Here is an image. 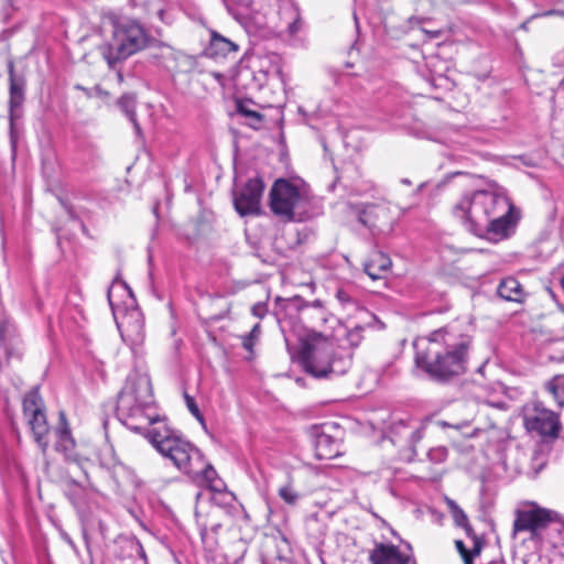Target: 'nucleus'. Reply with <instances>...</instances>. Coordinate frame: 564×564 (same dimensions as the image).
<instances>
[{
    "instance_id": "603ef678",
    "label": "nucleus",
    "mask_w": 564,
    "mask_h": 564,
    "mask_svg": "<svg viewBox=\"0 0 564 564\" xmlns=\"http://www.w3.org/2000/svg\"><path fill=\"white\" fill-rule=\"evenodd\" d=\"M314 305H315V306H319L321 304H319V302H318V301H316V302L314 303Z\"/></svg>"
},
{
    "instance_id": "c756f323",
    "label": "nucleus",
    "mask_w": 564,
    "mask_h": 564,
    "mask_svg": "<svg viewBox=\"0 0 564 564\" xmlns=\"http://www.w3.org/2000/svg\"><path fill=\"white\" fill-rule=\"evenodd\" d=\"M550 393L560 409L564 406V375H556L545 383Z\"/></svg>"
},
{
    "instance_id": "473e14b6",
    "label": "nucleus",
    "mask_w": 564,
    "mask_h": 564,
    "mask_svg": "<svg viewBox=\"0 0 564 564\" xmlns=\"http://www.w3.org/2000/svg\"><path fill=\"white\" fill-rule=\"evenodd\" d=\"M362 326H355L354 328L349 329L347 333V340L350 343L351 346H358L362 339Z\"/></svg>"
},
{
    "instance_id": "6e6552de",
    "label": "nucleus",
    "mask_w": 564,
    "mask_h": 564,
    "mask_svg": "<svg viewBox=\"0 0 564 564\" xmlns=\"http://www.w3.org/2000/svg\"><path fill=\"white\" fill-rule=\"evenodd\" d=\"M23 412L28 417L34 441L45 454L48 448L50 426L44 413L43 400L37 389L30 391L23 399Z\"/></svg>"
},
{
    "instance_id": "ddd939ff",
    "label": "nucleus",
    "mask_w": 564,
    "mask_h": 564,
    "mask_svg": "<svg viewBox=\"0 0 564 564\" xmlns=\"http://www.w3.org/2000/svg\"><path fill=\"white\" fill-rule=\"evenodd\" d=\"M425 427V424L417 421L400 419L392 422L389 432L394 444L408 445L414 449L422 440Z\"/></svg>"
},
{
    "instance_id": "423d86ee",
    "label": "nucleus",
    "mask_w": 564,
    "mask_h": 564,
    "mask_svg": "<svg viewBox=\"0 0 564 564\" xmlns=\"http://www.w3.org/2000/svg\"><path fill=\"white\" fill-rule=\"evenodd\" d=\"M307 196L292 182L279 178L270 191V207L273 214L286 220H303Z\"/></svg>"
},
{
    "instance_id": "a18cd8bd",
    "label": "nucleus",
    "mask_w": 564,
    "mask_h": 564,
    "mask_svg": "<svg viewBox=\"0 0 564 564\" xmlns=\"http://www.w3.org/2000/svg\"><path fill=\"white\" fill-rule=\"evenodd\" d=\"M245 113L249 117H258V113L254 111H245Z\"/></svg>"
},
{
    "instance_id": "3c124183",
    "label": "nucleus",
    "mask_w": 564,
    "mask_h": 564,
    "mask_svg": "<svg viewBox=\"0 0 564 564\" xmlns=\"http://www.w3.org/2000/svg\"><path fill=\"white\" fill-rule=\"evenodd\" d=\"M561 285H562V288L564 290V276L561 279Z\"/></svg>"
},
{
    "instance_id": "72a5a7b5",
    "label": "nucleus",
    "mask_w": 564,
    "mask_h": 564,
    "mask_svg": "<svg viewBox=\"0 0 564 564\" xmlns=\"http://www.w3.org/2000/svg\"><path fill=\"white\" fill-rule=\"evenodd\" d=\"M185 398V402H186V405H187V409L189 410V412L200 422L203 423L204 422V417L194 400L193 397L188 395L187 393H185L184 395Z\"/></svg>"
},
{
    "instance_id": "ea45409f",
    "label": "nucleus",
    "mask_w": 564,
    "mask_h": 564,
    "mask_svg": "<svg viewBox=\"0 0 564 564\" xmlns=\"http://www.w3.org/2000/svg\"><path fill=\"white\" fill-rule=\"evenodd\" d=\"M73 488H74V492L69 494V498H70L72 503L74 506H78V503H79L78 492L82 491L83 488L78 484H76V482H73Z\"/></svg>"
},
{
    "instance_id": "393cba45",
    "label": "nucleus",
    "mask_w": 564,
    "mask_h": 564,
    "mask_svg": "<svg viewBox=\"0 0 564 564\" xmlns=\"http://www.w3.org/2000/svg\"><path fill=\"white\" fill-rule=\"evenodd\" d=\"M497 293L506 301L520 303L524 299V290L520 282L514 278L503 279L498 285Z\"/></svg>"
},
{
    "instance_id": "de8ad7c7",
    "label": "nucleus",
    "mask_w": 564,
    "mask_h": 564,
    "mask_svg": "<svg viewBox=\"0 0 564 564\" xmlns=\"http://www.w3.org/2000/svg\"><path fill=\"white\" fill-rule=\"evenodd\" d=\"M401 182L405 185H411V181L408 178H403Z\"/></svg>"
},
{
    "instance_id": "9b49d317",
    "label": "nucleus",
    "mask_w": 564,
    "mask_h": 564,
    "mask_svg": "<svg viewBox=\"0 0 564 564\" xmlns=\"http://www.w3.org/2000/svg\"><path fill=\"white\" fill-rule=\"evenodd\" d=\"M556 518V512L536 506L527 510H520L517 512L513 522V533L529 531L531 536L534 538L540 530L546 528L549 523L555 521Z\"/></svg>"
},
{
    "instance_id": "b1692460",
    "label": "nucleus",
    "mask_w": 564,
    "mask_h": 564,
    "mask_svg": "<svg viewBox=\"0 0 564 564\" xmlns=\"http://www.w3.org/2000/svg\"><path fill=\"white\" fill-rule=\"evenodd\" d=\"M270 79L258 70L252 64L250 67L243 68L238 74V82L250 91H258L262 89Z\"/></svg>"
},
{
    "instance_id": "2f4dec72",
    "label": "nucleus",
    "mask_w": 564,
    "mask_h": 564,
    "mask_svg": "<svg viewBox=\"0 0 564 564\" xmlns=\"http://www.w3.org/2000/svg\"><path fill=\"white\" fill-rule=\"evenodd\" d=\"M279 497L288 505L294 506L300 499L299 492L290 485L280 487Z\"/></svg>"
},
{
    "instance_id": "f704fd0d",
    "label": "nucleus",
    "mask_w": 564,
    "mask_h": 564,
    "mask_svg": "<svg viewBox=\"0 0 564 564\" xmlns=\"http://www.w3.org/2000/svg\"><path fill=\"white\" fill-rule=\"evenodd\" d=\"M456 549L460 554L464 564H473V555L460 540L455 541Z\"/></svg>"
},
{
    "instance_id": "49530a36",
    "label": "nucleus",
    "mask_w": 564,
    "mask_h": 564,
    "mask_svg": "<svg viewBox=\"0 0 564 564\" xmlns=\"http://www.w3.org/2000/svg\"><path fill=\"white\" fill-rule=\"evenodd\" d=\"M200 536L203 540H205L206 536V528L200 529Z\"/></svg>"
},
{
    "instance_id": "09e8293b",
    "label": "nucleus",
    "mask_w": 564,
    "mask_h": 564,
    "mask_svg": "<svg viewBox=\"0 0 564 564\" xmlns=\"http://www.w3.org/2000/svg\"><path fill=\"white\" fill-rule=\"evenodd\" d=\"M488 564H503L502 562H499V561H491L489 562Z\"/></svg>"
},
{
    "instance_id": "9d476101",
    "label": "nucleus",
    "mask_w": 564,
    "mask_h": 564,
    "mask_svg": "<svg viewBox=\"0 0 564 564\" xmlns=\"http://www.w3.org/2000/svg\"><path fill=\"white\" fill-rule=\"evenodd\" d=\"M264 184L254 177L234 191V206L240 216L259 215Z\"/></svg>"
},
{
    "instance_id": "a878e982",
    "label": "nucleus",
    "mask_w": 564,
    "mask_h": 564,
    "mask_svg": "<svg viewBox=\"0 0 564 564\" xmlns=\"http://www.w3.org/2000/svg\"><path fill=\"white\" fill-rule=\"evenodd\" d=\"M388 208L384 205H367L359 216V220L367 227L384 225Z\"/></svg>"
},
{
    "instance_id": "864d4df0",
    "label": "nucleus",
    "mask_w": 564,
    "mask_h": 564,
    "mask_svg": "<svg viewBox=\"0 0 564 564\" xmlns=\"http://www.w3.org/2000/svg\"><path fill=\"white\" fill-rule=\"evenodd\" d=\"M561 86H563V87H564V79L561 82Z\"/></svg>"
},
{
    "instance_id": "37998d69",
    "label": "nucleus",
    "mask_w": 564,
    "mask_h": 564,
    "mask_svg": "<svg viewBox=\"0 0 564 564\" xmlns=\"http://www.w3.org/2000/svg\"><path fill=\"white\" fill-rule=\"evenodd\" d=\"M108 301H109V304L113 311V315H116V311H115V304L112 302V289H109L108 290ZM117 318V316H115Z\"/></svg>"
},
{
    "instance_id": "cd10ccee",
    "label": "nucleus",
    "mask_w": 564,
    "mask_h": 564,
    "mask_svg": "<svg viewBox=\"0 0 564 564\" xmlns=\"http://www.w3.org/2000/svg\"><path fill=\"white\" fill-rule=\"evenodd\" d=\"M135 96L133 94H124L118 99V106L121 111L129 118L132 122L133 128L137 134L141 133V127L135 118Z\"/></svg>"
},
{
    "instance_id": "f3484780",
    "label": "nucleus",
    "mask_w": 564,
    "mask_h": 564,
    "mask_svg": "<svg viewBox=\"0 0 564 564\" xmlns=\"http://www.w3.org/2000/svg\"><path fill=\"white\" fill-rule=\"evenodd\" d=\"M323 426L321 430L316 429L315 433V456L318 459L329 460L336 458L341 453V443L337 437L328 434Z\"/></svg>"
},
{
    "instance_id": "c9c22d12",
    "label": "nucleus",
    "mask_w": 564,
    "mask_h": 564,
    "mask_svg": "<svg viewBox=\"0 0 564 564\" xmlns=\"http://www.w3.org/2000/svg\"><path fill=\"white\" fill-rule=\"evenodd\" d=\"M251 313L258 318H263L268 313V305L263 302H258L251 307Z\"/></svg>"
},
{
    "instance_id": "0eeeda50",
    "label": "nucleus",
    "mask_w": 564,
    "mask_h": 564,
    "mask_svg": "<svg viewBox=\"0 0 564 564\" xmlns=\"http://www.w3.org/2000/svg\"><path fill=\"white\" fill-rule=\"evenodd\" d=\"M336 349L332 339L319 333L308 334L300 351V361L306 372L316 378L327 377L328 361Z\"/></svg>"
},
{
    "instance_id": "4468645a",
    "label": "nucleus",
    "mask_w": 564,
    "mask_h": 564,
    "mask_svg": "<svg viewBox=\"0 0 564 564\" xmlns=\"http://www.w3.org/2000/svg\"><path fill=\"white\" fill-rule=\"evenodd\" d=\"M10 79V141L12 149H15L17 138L14 133V120L19 117L17 110L24 101V79L17 77L14 74V65L12 62L8 64Z\"/></svg>"
},
{
    "instance_id": "5701e85b",
    "label": "nucleus",
    "mask_w": 564,
    "mask_h": 564,
    "mask_svg": "<svg viewBox=\"0 0 564 564\" xmlns=\"http://www.w3.org/2000/svg\"><path fill=\"white\" fill-rule=\"evenodd\" d=\"M192 479L200 481L208 486L210 490H218L224 487V482L218 478L216 469L205 462L202 455V467L197 468L195 473H186Z\"/></svg>"
},
{
    "instance_id": "f03ea898",
    "label": "nucleus",
    "mask_w": 564,
    "mask_h": 564,
    "mask_svg": "<svg viewBox=\"0 0 564 564\" xmlns=\"http://www.w3.org/2000/svg\"><path fill=\"white\" fill-rule=\"evenodd\" d=\"M470 336L454 326L433 332L426 351L417 352L416 362L433 379L446 381L466 371Z\"/></svg>"
},
{
    "instance_id": "e433bc0d",
    "label": "nucleus",
    "mask_w": 564,
    "mask_h": 564,
    "mask_svg": "<svg viewBox=\"0 0 564 564\" xmlns=\"http://www.w3.org/2000/svg\"><path fill=\"white\" fill-rule=\"evenodd\" d=\"M429 455H430L431 459H433V460H435V459L443 460L447 455V451L444 447H438V448L431 449Z\"/></svg>"
},
{
    "instance_id": "c85d7f7f",
    "label": "nucleus",
    "mask_w": 564,
    "mask_h": 564,
    "mask_svg": "<svg viewBox=\"0 0 564 564\" xmlns=\"http://www.w3.org/2000/svg\"><path fill=\"white\" fill-rule=\"evenodd\" d=\"M445 501L455 524L463 528L466 534L470 536L474 530L469 524L467 514L453 499L446 498Z\"/></svg>"
},
{
    "instance_id": "79ce46f5",
    "label": "nucleus",
    "mask_w": 564,
    "mask_h": 564,
    "mask_svg": "<svg viewBox=\"0 0 564 564\" xmlns=\"http://www.w3.org/2000/svg\"><path fill=\"white\" fill-rule=\"evenodd\" d=\"M240 9H249L252 4V0H230Z\"/></svg>"
},
{
    "instance_id": "2eb2a0df",
    "label": "nucleus",
    "mask_w": 564,
    "mask_h": 564,
    "mask_svg": "<svg viewBox=\"0 0 564 564\" xmlns=\"http://www.w3.org/2000/svg\"><path fill=\"white\" fill-rule=\"evenodd\" d=\"M371 564H416L411 553H402L392 543H376L369 554Z\"/></svg>"
},
{
    "instance_id": "f257e3e1",
    "label": "nucleus",
    "mask_w": 564,
    "mask_h": 564,
    "mask_svg": "<svg viewBox=\"0 0 564 564\" xmlns=\"http://www.w3.org/2000/svg\"><path fill=\"white\" fill-rule=\"evenodd\" d=\"M453 215L471 234L494 240L509 237L519 219V212L507 195L494 189L464 194L454 205Z\"/></svg>"
},
{
    "instance_id": "8fccbe9b",
    "label": "nucleus",
    "mask_w": 564,
    "mask_h": 564,
    "mask_svg": "<svg viewBox=\"0 0 564 564\" xmlns=\"http://www.w3.org/2000/svg\"><path fill=\"white\" fill-rule=\"evenodd\" d=\"M135 328H137V333H139V332H140V329H141V324H140V323H138V324H137V326H135Z\"/></svg>"
},
{
    "instance_id": "412c9836",
    "label": "nucleus",
    "mask_w": 564,
    "mask_h": 564,
    "mask_svg": "<svg viewBox=\"0 0 564 564\" xmlns=\"http://www.w3.org/2000/svg\"><path fill=\"white\" fill-rule=\"evenodd\" d=\"M390 258L381 251H375L365 263V272L372 279L384 278L391 268Z\"/></svg>"
},
{
    "instance_id": "20e7f679",
    "label": "nucleus",
    "mask_w": 564,
    "mask_h": 564,
    "mask_svg": "<svg viewBox=\"0 0 564 564\" xmlns=\"http://www.w3.org/2000/svg\"><path fill=\"white\" fill-rule=\"evenodd\" d=\"M104 24L110 28L111 37L99 51L111 69L148 45L149 36L135 20L111 13L106 15Z\"/></svg>"
},
{
    "instance_id": "dca6fc26",
    "label": "nucleus",
    "mask_w": 564,
    "mask_h": 564,
    "mask_svg": "<svg viewBox=\"0 0 564 564\" xmlns=\"http://www.w3.org/2000/svg\"><path fill=\"white\" fill-rule=\"evenodd\" d=\"M279 21L276 28L294 37L303 28L299 7L292 0H281L278 10Z\"/></svg>"
},
{
    "instance_id": "f8f14e48",
    "label": "nucleus",
    "mask_w": 564,
    "mask_h": 564,
    "mask_svg": "<svg viewBox=\"0 0 564 564\" xmlns=\"http://www.w3.org/2000/svg\"><path fill=\"white\" fill-rule=\"evenodd\" d=\"M22 356V343L14 323L7 316L0 317V364Z\"/></svg>"
},
{
    "instance_id": "39448f33",
    "label": "nucleus",
    "mask_w": 564,
    "mask_h": 564,
    "mask_svg": "<svg viewBox=\"0 0 564 564\" xmlns=\"http://www.w3.org/2000/svg\"><path fill=\"white\" fill-rule=\"evenodd\" d=\"M150 443L184 474L195 473L197 468L202 467L200 451L177 435L166 424H160L150 431Z\"/></svg>"
},
{
    "instance_id": "58836bf2",
    "label": "nucleus",
    "mask_w": 564,
    "mask_h": 564,
    "mask_svg": "<svg viewBox=\"0 0 564 564\" xmlns=\"http://www.w3.org/2000/svg\"><path fill=\"white\" fill-rule=\"evenodd\" d=\"M470 536L474 539V546L469 552L473 555V558L478 556L481 552V542L478 540V538L473 533Z\"/></svg>"
},
{
    "instance_id": "a19ab883",
    "label": "nucleus",
    "mask_w": 564,
    "mask_h": 564,
    "mask_svg": "<svg viewBox=\"0 0 564 564\" xmlns=\"http://www.w3.org/2000/svg\"><path fill=\"white\" fill-rule=\"evenodd\" d=\"M422 31L429 36V39H438L443 35L442 30H426L422 29Z\"/></svg>"
},
{
    "instance_id": "7c9ffc66",
    "label": "nucleus",
    "mask_w": 564,
    "mask_h": 564,
    "mask_svg": "<svg viewBox=\"0 0 564 564\" xmlns=\"http://www.w3.org/2000/svg\"><path fill=\"white\" fill-rule=\"evenodd\" d=\"M261 334H262L261 325L259 323H257L253 325V327L247 335L241 336L242 347L251 355L253 354L254 346L260 340Z\"/></svg>"
},
{
    "instance_id": "6ab92c4d",
    "label": "nucleus",
    "mask_w": 564,
    "mask_h": 564,
    "mask_svg": "<svg viewBox=\"0 0 564 564\" xmlns=\"http://www.w3.org/2000/svg\"><path fill=\"white\" fill-rule=\"evenodd\" d=\"M239 46L232 42L231 40L223 36L216 31L210 32V39L207 47L205 48V53L207 56L218 59L225 58L230 54L237 53Z\"/></svg>"
},
{
    "instance_id": "7ed1b4c3",
    "label": "nucleus",
    "mask_w": 564,
    "mask_h": 564,
    "mask_svg": "<svg viewBox=\"0 0 564 564\" xmlns=\"http://www.w3.org/2000/svg\"><path fill=\"white\" fill-rule=\"evenodd\" d=\"M117 412L128 429L144 435L149 441L150 431L165 424L158 413L151 380L147 375L128 378L118 397Z\"/></svg>"
},
{
    "instance_id": "4c0bfd02",
    "label": "nucleus",
    "mask_w": 564,
    "mask_h": 564,
    "mask_svg": "<svg viewBox=\"0 0 564 564\" xmlns=\"http://www.w3.org/2000/svg\"><path fill=\"white\" fill-rule=\"evenodd\" d=\"M336 297L344 305L352 303L350 295L345 290H338Z\"/></svg>"
},
{
    "instance_id": "a211bd4d",
    "label": "nucleus",
    "mask_w": 564,
    "mask_h": 564,
    "mask_svg": "<svg viewBox=\"0 0 564 564\" xmlns=\"http://www.w3.org/2000/svg\"><path fill=\"white\" fill-rule=\"evenodd\" d=\"M56 444L55 448L57 452L64 454L67 459H75V440L70 434L66 415L64 412H59V424L55 429Z\"/></svg>"
},
{
    "instance_id": "4be33fe9",
    "label": "nucleus",
    "mask_w": 564,
    "mask_h": 564,
    "mask_svg": "<svg viewBox=\"0 0 564 564\" xmlns=\"http://www.w3.org/2000/svg\"><path fill=\"white\" fill-rule=\"evenodd\" d=\"M252 64L258 70H261L267 78L282 75V58L276 53H268L257 56Z\"/></svg>"
},
{
    "instance_id": "bb28decb",
    "label": "nucleus",
    "mask_w": 564,
    "mask_h": 564,
    "mask_svg": "<svg viewBox=\"0 0 564 564\" xmlns=\"http://www.w3.org/2000/svg\"><path fill=\"white\" fill-rule=\"evenodd\" d=\"M330 360L328 361V376H341L345 375L351 366V359L347 354L343 351L336 352L334 350L333 356H330Z\"/></svg>"
},
{
    "instance_id": "c03bdc74",
    "label": "nucleus",
    "mask_w": 564,
    "mask_h": 564,
    "mask_svg": "<svg viewBox=\"0 0 564 564\" xmlns=\"http://www.w3.org/2000/svg\"><path fill=\"white\" fill-rule=\"evenodd\" d=\"M116 77H117L118 83L121 84L123 80V75L120 70H117Z\"/></svg>"
},
{
    "instance_id": "aec40b11",
    "label": "nucleus",
    "mask_w": 564,
    "mask_h": 564,
    "mask_svg": "<svg viewBox=\"0 0 564 564\" xmlns=\"http://www.w3.org/2000/svg\"><path fill=\"white\" fill-rule=\"evenodd\" d=\"M215 494L213 496V501L216 506L223 508L226 513L231 518H247L248 514L245 512L243 506L239 503L235 497V495L225 489V486L221 489L213 490Z\"/></svg>"
},
{
    "instance_id": "1a4fd4ad",
    "label": "nucleus",
    "mask_w": 564,
    "mask_h": 564,
    "mask_svg": "<svg viewBox=\"0 0 564 564\" xmlns=\"http://www.w3.org/2000/svg\"><path fill=\"white\" fill-rule=\"evenodd\" d=\"M524 425L529 432L542 437L556 438L561 431L558 416L541 403H534L532 410L525 413Z\"/></svg>"
}]
</instances>
